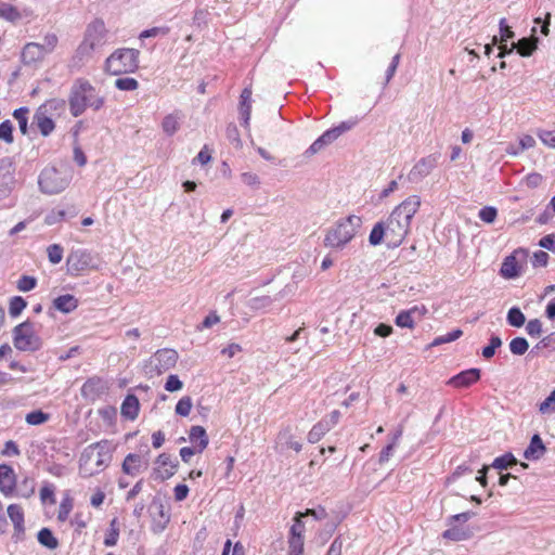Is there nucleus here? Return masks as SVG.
Instances as JSON below:
<instances>
[{"label": "nucleus", "instance_id": "obj_1", "mask_svg": "<svg viewBox=\"0 0 555 555\" xmlns=\"http://www.w3.org/2000/svg\"><path fill=\"white\" fill-rule=\"evenodd\" d=\"M421 206V198L412 195L399 204L387 219L390 243L388 247L395 248L401 245L410 231L411 221Z\"/></svg>", "mask_w": 555, "mask_h": 555}, {"label": "nucleus", "instance_id": "obj_2", "mask_svg": "<svg viewBox=\"0 0 555 555\" xmlns=\"http://www.w3.org/2000/svg\"><path fill=\"white\" fill-rule=\"evenodd\" d=\"M104 100L95 88L86 79L79 78L75 81L69 96V108L73 116L81 115L88 107L99 109L103 106Z\"/></svg>", "mask_w": 555, "mask_h": 555}, {"label": "nucleus", "instance_id": "obj_3", "mask_svg": "<svg viewBox=\"0 0 555 555\" xmlns=\"http://www.w3.org/2000/svg\"><path fill=\"white\" fill-rule=\"evenodd\" d=\"M72 179L73 170L68 165L49 166L38 177L39 190L47 195L60 194L68 188Z\"/></svg>", "mask_w": 555, "mask_h": 555}, {"label": "nucleus", "instance_id": "obj_4", "mask_svg": "<svg viewBox=\"0 0 555 555\" xmlns=\"http://www.w3.org/2000/svg\"><path fill=\"white\" fill-rule=\"evenodd\" d=\"M362 227V218L356 215H349L339 219L331 228L324 238V245L336 249H343L358 233Z\"/></svg>", "mask_w": 555, "mask_h": 555}, {"label": "nucleus", "instance_id": "obj_5", "mask_svg": "<svg viewBox=\"0 0 555 555\" xmlns=\"http://www.w3.org/2000/svg\"><path fill=\"white\" fill-rule=\"evenodd\" d=\"M139 55L137 49H117L106 59L105 70L114 76L134 73L139 67Z\"/></svg>", "mask_w": 555, "mask_h": 555}, {"label": "nucleus", "instance_id": "obj_6", "mask_svg": "<svg viewBox=\"0 0 555 555\" xmlns=\"http://www.w3.org/2000/svg\"><path fill=\"white\" fill-rule=\"evenodd\" d=\"M12 334L13 345L20 351L35 352L42 348V339L37 334L35 323L30 320L17 324Z\"/></svg>", "mask_w": 555, "mask_h": 555}, {"label": "nucleus", "instance_id": "obj_7", "mask_svg": "<svg viewBox=\"0 0 555 555\" xmlns=\"http://www.w3.org/2000/svg\"><path fill=\"white\" fill-rule=\"evenodd\" d=\"M106 35L107 30L104 22L95 20L89 24L85 38L77 49V53L81 56L90 55L95 49L105 44Z\"/></svg>", "mask_w": 555, "mask_h": 555}, {"label": "nucleus", "instance_id": "obj_8", "mask_svg": "<svg viewBox=\"0 0 555 555\" xmlns=\"http://www.w3.org/2000/svg\"><path fill=\"white\" fill-rule=\"evenodd\" d=\"M67 271L70 275L94 268L93 256L87 249L72 250L66 259Z\"/></svg>", "mask_w": 555, "mask_h": 555}, {"label": "nucleus", "instance_id": "obj_9", "mask_svg": "<svg viewBox=\"0 0 555 555\" xmlns=\"http://www.w3.org/2000/svg\"><path fill=\"white\" fill-rule=\"evenodd\" d=\"M54 127V121L51 115L49 114L47 105H40L36 109L33 116V121L30 124L33 135L40 134L42 137H47L51 134Z\"/></svg>", "mask_w": 555, "mask_h": 555}, {"label": "nucleus", "instance_id": "obj_10", "mask_svg": "<svg viewBox=\"0 0 555 555\" xmlns=\"http://www.w3.org/2000/svg\"><path fill=\"white\" fill-rule=\"evenodd\" d=\"M13 162L4 157L0 159V199L7 198L13 191L16 180Z\"/></svg>", "mask_w": 555, "mask_h": 555}, {"label": "nucleus", "instance_id": "obj_11", "mask_svg": "<svg viewBox=\"0 0 555 555\" xmlns=\"http://www.w3.org/2000/svg\"><path fill=\"white\" fill-rule=\"evenodd\" d=\"M178 361V352L173 349H159L157 350L150 360V365L153 371L160 375L162 373L172 369Z\"/></svg>", "mask_w": 555, "mask_h": 555}, {"label": "nucleus", "instance_id": "obj_12", "mask_svg": "<svg viewBox=\"0 0 555 555\" xmlns=\"http://www.w3.org/2000/svg\"><path fill=\"white\" fill-rule=\"evenodd\" d=\"M440 158V153H434L426 157L421 158L410 170L408 179L410 182L416 183L427 177L431 170L437 166Z\"/></svg>", "mask_w": 555, "mask_h": 555}, {"label": "nucleus", "instance_id": "obj_13", "mask_svg": "<svg viewBox=\"0 0 555 555\" xmlns=\"http://www.w3.org/2000/svg\"><path fill=\"white\" fill-rule=\"evenodd\" d=\"M103 446H105V442H95L85 448L79 459V473L81 477L88 478L100 472V469H93L90 464L94 461L96 448H103Z\"/></svg>", "mask_w": 555, "mask_h": 555}, {"label": "nucleus", "instance_id": "obj_14", "mask_svg": "<svg viewBox=\"0 0 555 555\" xmlns=\"http://www.w3.org/2000/svg\"><path fill=\"white\" fill-rule=\"evenodd\" d=\"M149 467V459L141 454L129 453L122 461L121 470L126 475L135 477Z\"/></svg>", "mask_w": 555, "mask_h": 555}, {"label": "nucleus", "instance_id": "obj_15", "mask_svg": "<svg viewBox=\"0 0 555 555\" xmlns=\"http://www.w3.org/2000/svg\"><path fill=\"white\" fill-rule=\"evenodd\" d=\"M156 464H158L159 467L154 468L152 476L154 479L162 481L171 478L179 466V462L177 460L172 462L170 455L167 453L159 454L156 459Z\"/></svg>", "mask_w": 555, "mask_h": 555}, {"label": "nucleus", "instance_id": "obj_16", "mask_svg": "<svg viewBox=\"0 0 555 555\" xmlns=\"http://www.w3.org/2000/svg\"><path fill=\"white\" fill-rule=\"evenodd\" d=\"M480 378L481 370L477 367H472L461 371L460 373L453 375L447 382V385L453 386L455 388H467L477 383Z\"/></svg>", "mask_w": 555, "mask_h": 555}, {"label": "nucleus", "instance_id": "obj_17", "mask_svg": "<svg viewBox=\"0 0 555 555\" xmlns=\"http://www.w3.org/2000/svg\"><path fill=\"white\" fill-rule=\"evenodd\" d=\"M7 513L14 527L13 539H15L16 542L23 540L25 534V516L23 507L18 504H10Z\"/></svg>", "mask_w": 555, "mask_h": 555}, {"label": "nucleus", "instance_id": "obj_18", "mask_svg": "<svg viewBox=\"0 0 555 555\" xmlns=\"http://www.w3.org/2000/svg\"><path fill=\"white\" fill-rule=\"evenodd\" d=\"M16 489V475L9 464H0V492L4 496H11Z\"/></svg>", "mask_w": 555, "mask_h": 555}, {"label": "nucleus", "instance_id": "obj_19", "mask_svg": "<svg viewBox=\"0 0 555 555\" xmlns=\"http://www.w3.org/2000/svg\"><path fill=\"white\" fill-rule=\"evenodd\" d=\"M251 95H253L251 86L244 88L240 95L238 114H240L241 124L245 128L249 127L251 103H253Z\"/></svg>", "mask_w": 555, "mask_h": 555}, {"label": "nucleus", "instance_id": "obj_20", "mask_svg": "<svg viewBox=\"0 0 555 555\" xmlns=\"http://www.w3.org/2000/svg\"><path fill=\"white\" fill-rule=\"evenodd\" d=\"M546 452V447L539 434H534L529 446L524 451V457L529 461L540 460Z\"/></svg>", "mask_w": 555, "mask_h": 555}, {"label": "nucleus", "instance_id": "obj_21", "mask_svg": "<svg viewBox=\"0 0 555 555\" xmlns=\"http://www.w3.org/2000/svg\"><path fill=\"white\" fill-rule=\"evenodd\" d=\"M78 305V299L72 294L60 295L52 300V309L65 314L76 310Z\"/></svg>", "mask_w": 555, "mask_h": 555}, {"label": "nucleus", "instance_id": "obj_22", "mask_svg": "<svg viewBox=\"0 0 555 555\" xmlns=\"http://www.w3.org/2000/svg\"><path fill=\"white\" fill-rule=\"evenodd\" d=\"M140 411V402L135 395L128 393L120 406V414L124 418L134 421Z\"/></svg>", "mask_w": 555, "mask_h": 555}, {"label": "nucleus", "instance_id": "obj_23", "mask_svg": "<svg viewBox=\"0 0 555 555\" xmlns=\"http://www.w3.org/2000/svg\"><path fill=\"white\" fill-rule=\"evenodd\" d=\"M189 439L194 448H196L197 453H202L209 443V438L206 433V429L203 426L194 425L190 428Z\"/></svg>", "mask_w": 555, "mask_h": 555}, {"label": "nucleus", "instance_id": "obj_24", "mask_svg": "<svg viewBox=\"0 0 555 555\" xmlns=\"http://www.w3.org/2000/svg\"><path fill=\"white\" fill-rule=\"evenodd\" d=\"M44 60L39 50L38 42H28L24 46L21 53V61L24 65H35Z\"/></svg>", "mask_w": 555, "mask_h": 555}, {"label": "nucleus", "instance_id": "obj_25", "mask_svg": "<svg viewBox=\"0 0 555 555\" xmlns=\"http://www.w3.org/2000/svg\"><path fill=\"white\" fill-rule=\"evenodd\" d=\"M500 274L507 280L516 279L520 275V267L514 254L504 258Z\"/></svg>", "mask_w": 555, "mask_h": 555}, {"label": "nucleus", "instance_id": "obj_26", "mask_svg": "<svg viewBox=\"0 0 555 555\" xmlns=\"http://www.w3.org/2000/svg\"><path fill=\"white\" fill-rule=\"evenodd\" d=\"M473 537V531L468 527L452 525L449 529L444 530L442 538L454 542L465 541Z\"/></svg>", "mask_w": 555, "mask_h": 555}, {"label": "nucleus", "instance_id": "obj_27", "mask_svg": "<svg viewBox=\"0 0 555 555\" xmlns=\"http://www.w3.org/2000/svg\"><path fill=\"white\" fill-rule=\"evenodd\" d=\"M386 237L387 244L390 243L389 231L385 222L379 221L375 223L369 235V243L372 246H378L383 243Z\"/></svg>", "mask_w": 555, "mask_h": 555}, {"label": "nucleus", "instance_id": "obj_28", "mask_svg": "<svg viewBox=\"0 0 555 555\" xmlns=\"http://www.w3.org/2000/svg\"><path fill=\"white\" fill-rule=\"evenodd\" d=\"M28 107H20L14 111L13 117L17 121L20 131L23 135H33L30 126L28 127Z\"/></svg>", "mask_w": 555, "mask_h": 555}, {"label": "nucleus", "instance_id": "obj_29", "mask_svg": "<svg viewBox=\"0 0 555 555\" xmlns=\"http://www.w3.org/2000/svg\"><path fill=\"white\" fill-rule=\"evenodd\" d=\"M100 442H105V446H103V448H96L94 461H95L96 469L101 470L103 467H106L109 464V462L112 460V454H111L109 441L101 440Z\"/></svg>", "mask_w": 555, "mask_h": 555}, {"label": "nucleus", "instance_id": "obj_30", "mask_svg": "<svg viewBox=\"0 0 555 555\" xmlns=\"http://www.w3.org/2000/svg\"><path fill=\"white\" fill-rule=\"evenodd\" d=\"M37 540L42 546L49 550H55L60 545L59 540L54 537L52 530L46 527L38 531Z\"/></svg>", "mask_w": 555, "mask_h": 555}, {"label": "nucleus", "instance_id": "obj_31", "mask_svg": "<svg viewBox=\"0 0 555 555\" xmlns=\"http://www.w3.org/2000/svg\"><path fill=\"white\" fill-rule=\"evenodd\" d=\"M328 431L330 429L327 423L319 421L308 433V442L312 444L319 442Z\"/></svg>", "mask_w": 555, "mask_h": 555}, {"label": "nucleus", "instance_id": "obj_32", "mask_svg": "<svg viewBox=\"0 0 555 555\" xmlns=\"http://www.w3.org/2000/svg\"><path fill=\"white\" fill-rule=\"evenodd\" d=\"M59 44V38L55 34H47L43 37L42 43H39V50L42 56L46 59L47 55L54 52Z\"/></svg>", "mask_w": 555, "mask_h": 555}, {"label": "nucleus", "instance_id": "obj_33", "mask_svg": "<svg viewBox=\"0 0 555 555\" xmlns=\"http://www.w3.org/2000/svg\"><path fill=\"white\" fill-rule=\"evenodd\" d=\"M506 321L513 327H521L526 323V317L519 307L514 306L507 311Z\"/></svg>", "mask_w": 555, "mask_h": 555}, {"label": "nucleus", "instance_id": "obj_34", "mask_svg": "<svg viewBox=\"0 0 555 555\" xmlns=\"http://www.w3.org/2000/svg\"><path fill=\"white\" fill-rule=\"evenodd\" d=\"M518 463L517 459L511 452H506L505 454L498 456L494 459L490 467H493L499 470L507 469L508 467L516 465Z\"/></svg>", "mask_w": 555, "mask_h": 555}, {"label": "nucleus", "instance_id": "obj_35", "mask_svg": "<svg viewBox=\"0 0 555 555\" xmlns=\"http://www.w3.org/2000/svg\"><path fill=\"white\" fill-rule=\"evenodd\" d=\"M353 125L354 122L352 121H343L338 126L326 130L322 135L319 137V139H336L343 135L346 131L350 130Z\"/></svg>", "mask_w": 555, "mask_h": 555}, {"label": "nucleus", "instance_id": "obj_36", "mask_svg": "<svg viewBox=\"0 0 555 555\" xmlns=\"http://www.w3.org/2000/svg\"><path fill=\"white\" fill-rule=\"evenodd\" d=\"M119 538V522L117 518H113L109 522V529L104 538L105 546H115Z\"/></svg>", "mask_w": 555, "mask_h": 555}, {"label": "nucleus", "instance_id": "obj_37", "mask_svg": "<svg viewBox=\"0 0 555 555\" xmlns=\"http://www.w3.org/2000/svg\"><path fill=\"white\" fill-rule=\"evenodd\" d=\"M180 126V117L177 114L167 115L162 122L164 132L167 135H173Z\"/></svg>", "mask_w": 555, "mask_h": 555}, {"label": "nucleus", "instance_id": "obj_38", "mask_svg": "<svg viewBox=\"0 0 555 555\" xmlns=\"http://www.w3.org/2000/svg\"><path fill=\"white\" fill-rule=\"evenodd\" d=\"M529 349V343L525 337L518 336L509 341V350L514 356H522Z\"/></svg>", "mask_w": 555, "mask_h": 555}, {"label": "nucleus", "instance_id": "obj_39", "mask_svg": "<svg viewBox=\"0 0 555 555\" xmlns=\"http://www.w3.org/2000/svg\"><path fill=\"white\" fill-rule=\"evenodd\" d=\"M395 323L397 326L402 327V328H413L415 325V318L412 315V313L409 311V309L401 310L397 314V317L395 319Z\"/></svg>", "mask_w": 555, "mask_h": 555}, {"label": "nucleus", "instance_id": "obj_40", "mask_svg": "<svg viewBox=\"0 0 555 555\" xmlns=\"http://www.w3.org/2000/svg\"><path fill=\"white\" fill-rule=\"evenodd\" d=\"M502 339L500 336L492 334L489 344L485 346L481 350V354L485 359H491L494 354L498 348L502 346Z\"/></svg>", "mask_w": 555, "mask_h": 555}, {"label": "nucleus", "instance_id": "obj_41", "mask_svg": "<svg viewBox=\"0 0 555 555\" xmlns=\"http://www.w3.org/2000/svg\"><path fill=\"white\" fill-rule=\"evenodd\" d=\"M36 489V481L34 478L25 477L18 488V495L24 499H29L34 495Z\"/></svg>", "mask_w": 555, "mask_h": 555}, {"label": "nucleus", "instance_id": "obj_42", "mask_svg": "<svg viewBox=\"0 0 555 555\" xmlns=\"http://www.w3.org/2000/svg\"><path fill=\"white\" fill-rule=\"evenodd\" d=\"M27 301L22 296H14L10 299L9 313L12 318L18 317L26 308Z\"/></svg>", "mask_w": 555, "mask_h": 555}, {"label": "nucleus", "instance_id": "obj_43", "mask_svg": "<svg viewBox=\"0 0 555 555\" xmlns=\"http://www.w3.org/2000/svg\"><path fill=\"white\" fill-rule=\"evenodd\" d=\"M50 418V415L42 410H34L26 414L25 421L29 425H41Z\"/></svg>", "mask_w": 555, "mask_h": 555}, {"label": "nucleus", "instance_id": "obj_44", "mask_svg": "<svg viewBox=\"0 0 555 555\" xmlns=\"http://www.w3.org/2000/svg\"><path fill=\"white\" fill-rule=\"evenodd\" d=\"M463 335V331L461 328H454L446 335L437 336L430 344V346H440L442 344L452 343L459 339Z\"/></svg>", "mask_w": 555, "mask_h": 555}, {"label": "nucleus", "instance_id": "obj_45", "mask_svg": "<svg viewBox=\"0 0 555 555\" xmlns=\"http://www.w3.org/2000/svg\"><path fill=\"white\" fill-rule=\"evenodd\" d=\"M537 49V40L522 38L517 42V51L521 56H529Z\"/></svg>", "mask_w": 555, "mask_h": 555}, {"label": "nucleus", "instance_id": "obj_46", "mask_svg": "<svg viewBox=\"0 0 555 555\" xmlns=\"http://www.w3.org/2000/svg\"><path fill=\"white\" fill-rule=\"evenodd\" d=\"M288 551L287 554L304 555V537L288 535Z\"/></svg>", "mask_w": 555, "mask_h": 555}, {"label": "nucleus", "instance_id": "obj_47", "mask_svg": "<svg viewBox=\"0 0 555 555\" xmlns=\"http://www.w3.org/2000/svg\"><path fill=\"white\" fill-rule=\"evenodd\" d=\"M115 87L121 91H134L139 88V82L132 77H124L116 79Z\"/></svg>", "mask_w": 555, "mask_h": 555}, {"label": "nucleus", "instance_id": "obj_48", "mask_svg": "<svg viewBox=\"0 0 555 555\" xmlns=\"http://www.w3.org/2000/svg\"><path fill=\"white\" fill-rule=\"evenodd\" d=\"M73 509V500L69 496H65L59 507L57 520L63 522L67 520L69 513Z\"/></svg>", "mask_w": 555, "mask_h": 555}, {"label": "nucleus", "instance_id": "obj_49", "mask_svg": "<svg viewBox=\"0 0 555 555\" xmlns=\"http://www.w3.org/2000/svg\"><path fill=\"white\" fill-rule=\"evenodd\" d=\"M55 487L52 483L46 482L40 489V500L44 503H55Z\"/></svg>", "mask_w": 555, "mask_h": 555}, {"label": "nucleus", "instance_id": "obj_50", "mask_svg": "<svg viewBox=\"0 0 555 555\" xmlns=\"http://www.w3.org/2000/svg\"><path fill=\"white\" fill-rule=\"evenodd\" d=\"M192 405L193 403L191 397H182L176 404V414L183 417L188 416L191 412Z\"/></svg>", "mask_w": 555, "mask_h": 555}, {"label": "nucleus", "instance_id": "obj_51", "mask_svg": "<svg viewBox=\"0 0 555 555\" xmlns=\"http://www.w3.org/2000/svg\"><path fill=\"white\" fill-rule=\"evenodd\" d=\"M273 302L270 296L253 297L248 301V307L253 310H260L269 307Z\"/></svg>", "mask_w": 555, "mask_h": 555}, {"label": "nucleus", "instance_id": "obj_52", "mask_svg": "<svg viewBox=\"0 0 555 555\" xmlns=\"http://www.w3.org/2000/svg\"><path fill=\"white\" fill-rule=\"evenodd\" d=\"M48 259L51 263L57 264L63 259V247L59 244H52L47 248Z\"/></svg>", "mask_w": 555, "mask_h": 555}, {"label": "nucleus", "instance_id": "obj_53", "mask_svg": "<svg viewBox=\"0 0 555 555\" xmlns=\"http://www.w3.org/2000/svg\"><path fill=\"white\" fill-rule=\"evenodd\" d=\"M539 412L541 414L555 412V389L539 404Z\"/></svg>", "mask_w": 555, "mask_h": 555}, {"label": "nucleus", "instance_id": "obj_54", "mask_svg": "<svg viewBox=\"0 0 555 555\" xmlns=\"http://www.w3.org/2000/svg\"><path fill=\"white\" fill-rule=\"evenodd\" d=\"M544 348H552V349H555V333H551L548 334L547 336L543 337L532 349H531V353L532 354H538V352L541 350V349H544Z\"/></svg>", "mask_w": 555, "mask_h": 555}, {"label": "nucleus", "instance_id": "obj_55", "mask_svg": "<svg viewBox=\"0 0 555 555\" xmlns=\"http://www.w3.org/2000/svg\"><path fill=\"white\" fill-rule=\"evenodd\" d=\"M478 217L486 223H493L498 217V209L493 206H485L479 210Z\"/></svg>", "mask_w": 555, "mask_h": 555}, {"label": "nucleus", "instance_id": "obj_56", "mask_svg": "<svg viewBox=\"0 0 555 555\" xmlns=\"http://www.w3.org/2000/svg\"><path fill=\"white\" fill-rule=\"evenodd\" d=\"M37 286V279L31 275H22L17 281V288L21 292H30Z\"/></svg>", "mask_w": 555, "mask_h": 555}, {"label": "nucleus", "instance_id": "obj_57", "mask_svg": "<svg viewBox=\"0 0 555 555\" xmlns=\"http://www.w3.org/2000/svg\"><path fill=\"white\" fill-rule=\"evenodd\" d=\"M299 516H304V517L311 516L315 520H322L327 517V513L323 506L319 505L313 508H307L305 512H299Z\"/></svg>", "mask_w": 555, "mask_h": 555}, {"label": "nucleus", "instance_id": "obj_58", "mask_svg": "<svg viewBox=\"0 0 555 555\" xmlns=\"http://www.w3.org/2000/svg\"><path fill=\"white\" fill-rule=\"evenodd\" d=\"M550 256L544 250H537L533 253L531 263L534 268H544L548 263Z\"/></svg>", "mask_w": 555, "mask_h": 555}, {"label": "nucleus", "instance_id": "obj_59", "mask_svg": "<svg viewBox=\"0 0 555 555\" xmlns=\"http://www.w3.org/2000/svg\"><path fill=\"white\" fill-rule=\"evenodd\" d=\"M304 516H299V512L294 517V524L289 529V534L295 537H304L305 522L302 521Z\"/></svg>", "mask_w": 555, "mask_h": 555}, {"label": "nucleus", "instance_id": "obj_60", "mask_svg": "<svg viewBox=\"0 0 555 555\" xmlns=\"http://www.w3.org/2000/svg\"><path fill=\"white\" fill-rule=\"evenodd\" d=\"M66 211L63 210V209H59V210H51L44 218V222L48 224V225H53L57 222H61L63 220H65L66 218Z\"/></svg>", "mask_w": 555, "mask_h": 555}, {"label": "nucleus", "instance_id": "obj_61", "mask_svg": "<svg viewBox=\"0 0 555 555\" xmlns=\"http://www.w3.org/2000/svg\"><path fill=\"white\" fill-rule=\"evenodd\" d=\"M183 383L180 380L178 375L171 374L167 377L165 383V389L169 392H175L182 389Z\"/></svg>", "mask_w": 555, "mask_h": 555}, {"label": "nucleus", "instance_id": "obj_62", "mask_svg": "<svg viewBox=\"0 0 555 555\" xmlns=\"http://www.w3.org/2000/svg\"><path fill=\"white\" fill-rule=\"evenodd\" d=\"M526 332L531 337L540 336L542 333V323L539 319H532L528 321L526 325Z\"/></svg>", "mask_w": 555, "mask_h": 555}, {"label": "nucleus", "instance_id": "obj_63", "mask_svg": "<svg viewBox=\"0 0 555 555\" xmlns=\"http://www.w3.org/2000/svg\"><path fill=\"white\" fill-rule=\"evenodd\" d=\"M538 245L541 248H544L546 250H550L551 253L555 254V234H547L540 238Z\"/></svg>", "mask_w": 555, "mask_h": 555}, {"label": "nucleus", "instance_id": "obj_64", "mask_svg": "<svg viewBox=\"0 0 555 555\" xmlns=\"http://www.w3.org/2000/svg\"><path fill=\"white\" fill-rule=\"evenodd\" d=\"M343 544H344L343 535L339 534L331 543L326 555H341L343 554Z\"/></svg>", "mask_w": 555, "mask_h": 555}]
</instances>
